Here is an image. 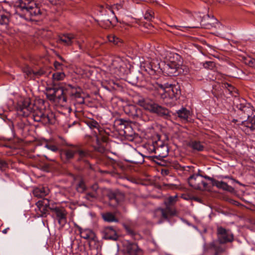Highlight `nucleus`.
Wrapping results in <instances>:
<instances>
[{
    "instance_id": "nucleus-1",
    "label": "nucleus",
    "mask_w": 255,
    "mask_h": 255,
    "mask_svg": "<svg viewBox=\"0 0 255 255\" xmlns=\"http://www.w3.org/2000/svg\"><path fill=\"white\" fill-rule=\"evenodd\" d=\"M235 111L239 120L234 119L232 123L237 126H242L245 130H255V111L251 105L243 98H236L234 100Z\"/></svg>"
},
{
    "instance_id": "nucleus-2",
    "label": "nucleus",
    "mask_w": 255,
    "mask_h": 255,
    "mask_svg": "<svg viewBox=\"0 0 255 255\" xmlns=\"http://www.w3.org/2000/svg\"><path fill=\"white\" fill-rule=\"evenodd\" d=\"M16 109L20 116L27 117L32 113L35 122H42L44 124H52L54 123V115L52 113L38 108L37 106L31 104L28 100L19 101Z\"/></svg>"
},
{
    "instance_id": "nucleus-3",
    "label": "nucleus",
    "mask_w": 255,
    "mask_h": 255,
    "mask_svg": "<svg viewBox=\"0 0 255 255\" xmlns=\"http://www.w3.org/2000/svg\"><path fill=\"white\" fill-rule=\"evenodd\" d=\"M217 239L208 244H204L203 251L204 253L210 252L212 255H221L225 252L226 247L224 245L232 243L234 240L233 233L229 229L221 226L217 227Z\"/></svg>"
},
{
    "instance_id": "nucleus-4",
    "label": "nucleus",
    "mask_w": 255,
    "mask_h": 255,
    "mask_svg": "<svg viewBox=\"0 0 255 255\" xmlns=\"http://www.w3.org/2000/svg\"><path fill=\"white\" fill-rule=\"evenodd\" d=\"M147 89L155 91V94H159L163 103L170 107L175 105L180 95V87L178 85L168 83L162 85L154 82L148 86Z\"/></svg>"
},
{
    "instance_id": "nucleus-5",
    "label": "nucleus",
    "mask_w": 255,
    "mask_h": 255,
    "mask_svg": "<svg viewBox=\"0 0 255 255\" xmlns=\"http://www.w3.org/2000/svg\"><path fill=\"white\" fill-rule=\"evenodd\" d=\"M15 6L16 11L15 17L19 16L26 20H33L42 14L39 4L34 0H17L15 3Z\"/></svg>"
},
{
    "instance_id": "nucleus-6",
    "label": "nucleus",
    "mask_w": 255,
    "mask_h": 255,
    "mask_svg": "<svg viewBox=\"0 0 255 255\" xmlns=\"http://www.w3.org/2000/svg\"><path fill=\"white\" fill-rule=\"evenodd\" d=\"M46 96L47 98L53 101L66 102V95L74 96L77 98H81V93L77 89L71 85L65 87L54 86L52 87L46 88Z\"/></svg>"
},
{
    "instance_id": "nucleus-7",
    "label": "nucleus",
    "mask_w": 255,
    "mask_h": 255,
    "mask_svg": "<svg viewBox=\"0 0 255 255\" xmlns=\"http://www.w3.org/2000/svg\"><path fill=\"white\" fill-rule=\"evenodd\" d=\"M137 103L145 110L156 114L160 117L165 119H168L170 117V112L167 109L155 103L152 100L142 98L138 100Z\"/></svg>"
},
{
    "instance_id": "nucleus-8",
    "label": "nucleus",
    "mask_w": 255,
    "mask_h": 255,
    "mask_svg": "<svg viewBox=\"0 0 255 255\" xmlns=\"http://www.w3.org/2000/svg\"><path fill=\"white\" fill-rule=\"evenodd\" d=\"M87 126L95 132L94 137H90L89 140V143L94 147L95 150L100 153H103L105 151V148L101 144V142L98 136V134H102L103 129L100 124L93 119L87 120L86 122Z\"/></svg>"
},
{
    "instance_id": "nucleus-9",
    "label": "nucleus",
    "mask_w": 255,
    "mask_h": 255,
    "mask_svg": "<svg viewBox=\"0 0 255 255\" xmlns=\"http://www.w3.org/2000/svg\"><path fill=\"white\" fill-rule=\"evenodd\" d=\"M71 146V148H65L60 150V158L64 163L69 162L74 158L76 153L78 154V161H85L84 158L90 155V153L88 151L82 150L73 145Z\"/></svg>"
},
{
    "instance_id": "nucleus-10",
    "label": "nucleus",
    "mask_w": 255,
    "mask_h": 255,
    "mask_svg": "<svg viewBox=\"0 0 255 255\" xmlns=\"http://www.w3.org/2000/svg\"><path fill=\"white\" fill-rule=\"evenodd\" d=\"M211 20L216 21V19L213 16L210 17L208 14L202 16L200 13L194 12L192 14L189 19V28H199L200 27H205L211 24Z\"/></svg>"
},
{
    "instance_id": "nucleus-11",
    "label": "nucleus",
    "mask_w": 255,
    "mask_h": 255,
    "mask_svg": "<svg viewBox=\"0 0 255 255\" xmlns=\"http://www.w3.org/2000/svg\"><path fill=\"white\" fill-rule=\"evenodd\" d=\"M176 196H170L166 199L164 202L165 208H159L157 210V211L160 212L163 219L168 220L169 217L176 214V211L172 207V205L176 202Z\"/></svg>"
},
{
    "instance_id": "nucleus-12",
    "label": "nucleus",
    "mask_w": 255,
    "mask_h": 255,
    "mask_svg": "<svg viewBox=\"0 0 255 255\" xmlns=\"http://www.w3.org/2000/svg\"><path fill=\"white\" fill-rule=\"evenodd\" d=\"M188 182L191 187L195 189L202 190L207 186V184L203 180V176L199 173L190 176Z\"/></svg>"
},
{
    "instance_id": "nucleus-13",
    "label": "nucleus",
    "mask_w": 255,
    "mask_h": 255,
    "mask_svg": "<svg viewBox=\"0 0 255 255\" xmlns=\"http://www.w3.org/2000/svg\"><path fill=\"white\" fill-rule=\"evenodd\" d=\"M36 205L37 208L35 211L38 215V217H46L49 214V210L50 207H52V204H50V201L46 199L39 200L36 202Z\"/></svg>"
},
{
    "instance_id": "nucleus-14",
    "label": "nucleus",
    "mask_w": 255,
    "mask_h": 255,
    "mask_svg": "<svg viewBox=\"0 0 255 255\" xmlns=\"http://www.w3.org/2000/svg\"><path fill=\"white\" fill-rule=\"evenodd\" d=\"M78 35L71 33H65L59 37V41L63 43L65 45L69 46L72 45L74 42H75L78 45L79 48L83 50V47L78 40Z\"/></svg>"
},
{
    "instance_id": "nucleus-15",
    "label": "nucleus",
    "mask_w": 255,
    "mask_h": 255,
    "mask_svg": "<svg viewBox=\"0 0 255 255\" xmlns=\"http://www.w3.org/2000/svg\"><path fill=\"white\" fill-rule=\"evenodd\" d=\"M50 210L55 213L59 224L63 227L67 222V213L65 209L61 207L55 206L54 204H52V207H50Z\"/></svg>"
},
{
    "instance_id": "nucleus-16",
    "label": "nucleus",
    "mask_w": 255,
    "mask_h": 255,
    "mask_svg": "<svg viewBox=\"0 0 255 255\" xmlns=\"http://www.w3.org/2000/svg\"><path fill=\"white\" fill-rule=\"evenodd\" d=\"M125 113L130 118L135 119L141 116V110L133 105H127L124 107Z\"/></svg>"
},
{
    "instance_id": "nucleus-17",
    "label": "nucleus",
    "mask_w": 255,
    "mask_h": 255,
    "mask_svg": "<svg viewBox=\"0 0 255 255\" xmlns=\"http://www.w3.org/2000/svg\"><path fill=\"white\" fill-rule=\"evenodd\" d=\"M103 239L117 241L119 236L112 227H105L101 230Z\"/></svg>"
},
{
    "instance_id": "nucleus-18",
    "label": "nucleus",
    "mask_w": 255,
    "mask_h": 255,
    "mask_svg": "<svg viewBox=\"0 0 255 255\" xmlns=\"http://www.w3.org/2000/svg\"><path fill=\"white\" fill-rule=\"evenodd\" d=\"M179 68L180 64L174 61H170L165 65L164 69L168 76H175L179 74Z\"/></svg>"
},
{
    "instance_id": "nucleus-19",
    "label": "nucleus",
    "mask_w": 255,
    "mask_h": 255,
    "mask_svg": "<svg viewBox=\"0 0 255 255\" xmlns=\"http://www.w3.org/2000/svg\"><path fill=\"white\" fill-rule=\"evenodd\" d=\"M108 197L110 201L112 202L115 201L114 206H117L125 200V194L119 190L110 191L108 194Z\"/></svg>"
},
{
    "instance_id": "nucleus-20",
    "label": "nucleus",
    "mask_w": 255,
    "mask_h": 255,
    "mask_svg": "<svg viewBox=\"0 0 255 255\" xmlns=\"http://www.w3.org/2000/svg\"><path fill=\"white\" fill-rule=\"evenodd\" d=\"M126 64L120 58H116L112 61V68L117 70L119 74H124L125 72Z\"/></svg>"
},
{
    "instance_id": "nucleus-21",
    "label": "nucleus",
    "mask_w": 255,
    "mask_h": 255,
    "mask_svg": "<svg viewBox=\"0 0 255 255\" xmlns=\"http://www.w3.org/2000/svg\"><path fill=\"white\" fill-rule=\"evenodd\" d=\"M126 250L128 255H142L141 250L135 243H128Z\"/></svg>"
},
{
    "instance_id": "nucleus-22",
    "label": "nucleus",
    "mask_w": 255,
    "mask_h": 255,
    "mask_svg": "<svg viewBox=\"0 0 255 255\" xmlns=\"http://www.w3.org/2000/svg\"><path fill=\"white\" fill-rule=\"evenodd\" d=\"M49 190L47 187L39 186L33 190V195L38 198H43L48 195Z\"/></svg>"
},
{
    "instance_id": "nucleus-23",
    "label": "nucleus",
    "mask_w": 255,
    "mask_h": 255,
    "mask_svg": "<svg viewBox=\"0 0 255 255\" xmlns=\"http://www.w3.org/2000/svg\"><path fill=\"white\" fill-rule=\"evenodd\" d=\"M174 115H177L181 121H187L190 115V112L187 109L183 107L180 110L176 111Z\"/></svg>"
},
{
    "instance_id": "nucleus-24",
    "label": "nucleus",
    "mask_w": 255,
    "mask_h": 255,
    "mask_svg": "<svg viewBox=\"0 0 255 255\" xmlns=\"http://www.w3.org/2000/svg\"><path fill=\"white\" fill-rule=\"evenodd\" d=\"M154 152L158 154V156L164 158L167 156L168 148L166 145L162 143L160 145L155 148Z\"/></svg>"
},
{
    "instance_id": "nucleus-25",
    "label": "nucleus",
    "mask_w": 255,
    "mask_h": 255,
    "mask_svg": "<svg viewBox=\"0 0 255 255\" xmlns=\"http://www.w3.org/2000/svg\"><path fill=\"white\" fill-rule=\"evenodd\" d=\"M213 186H216L219 189H222L223 190L230 192L234 191V188L232 186H229L227 183L223 181H219L216 180V181H214Z\"/></svg>"
},
{
    "instance_id": "nucleus-26",
    "label": "nucleus",
    "mask_w": 255,
    "mask_h": 255,
    "mask_svg": "<svg viewBox=\"0 0 255 255\" xmlns=\"http://www.w3.org/2000/svg\"><path fill=\"white\" fill-rule=\"evenodd\" d=\"M128 161L135 164L142 163L144 161V158L140 153L135 151L132 154L131 159Z\"/></svg>"
},
{
    "instance_id": "nucleus-27",
    "label": "nucleus",
    "mask_w": 255,
    "mask_h": 255,
    "mask_svg": "<svg viewBox=\"0 0 255 255\" xmlns=\"http://www.w3.org/2000/svg\"><path fill=\"white\" fill-rule=\"evenodd\" d=\"M10 13L4 11L0 12V25L6 27L9 21Z\"/></svg>"
},
{
    "instance_id": "nucleus-28",
    "label": "nucleus",
    "mask_w": 255,
    "mask_h": 255,
    "mask_svg": "<svg viewBox=\"0 0 255 255\" xmlns=\"http://www.w3.org/2000/svg\"><path fill=\"white\" fill-rule=\"evenodd\" d=\"M102 218L103 220L107 222L112 223V222H116L117 223L119 222V220L118 218L116 217L115 215L111 212H106L102 214Z\"/></svg>"
},
{
    "instance_id": "nucleus-29",
    "label": "nucleus",
    "mask_w": 255,
    "mask_h": 255,
    "mask_svg": "<svg viewBox=\"0 0 255 255\" xmlns=\"http://www.w3.org/2000/svg\"><path fill=\"white\" fill-rule=\"evenodd\" d=\"M188 146L194 150L198 151H203L204 146L202 145L200 141L197 140H191L188 144Z\"/></svg>"
},
{
    "instance_id": "nucleus-30",
    "label": "nucleus",
    "mask_w": 255,
    "mask_h": 255,
    "mask_svg": "<svg viewBox=\"0 0 255 255\" xmlns=\"http://www.w3.org/2000/svg\"><path fill=\"white\" fill-rule=\"evenodd\" d=\"M107 38L110 42L113 43L114 45L120 47L123 45V40L115 35H109L108 36Z\"/></svg>"
},
{
    "instance_id": "nucleus-31",
    "label": "nucleus",
    "mask_w": 255,
    "mask_h": 255,
    "mask_svg": "<svg viewBox=\"0 0 255 255\" xmlns=\"http://www.w3.org/2000/svg\"><path fill=\"white\" fill-rule=\"evenodd\" d=\"M81 237L85 239H92L94 237V234L92 231L86 229L80 232Z\"/></svg>"
},
{
    "instance_id": "nucleus-32",
    "label": "nucleus",
    "mask_w": 255,
    "mask_h": 255,
    "mask_svg": "<svg viewBox=\"0 0 255 255\" xmlns=\"http://www.w3.org/2000/svg\"><path fill=\"white\" fill-rule=\"evenodd\" d=\"M65 75L63 72H56L53 74L52 77L54 80L59 81L64 79Z\"/></svg>"
},
{
    "instance_id": "nucleus-33",
    "label": "nucleus",
    "mask_w": 255,
    "mask_h": 255,
    "mask_svg": "<svg viewBox=\"0 0 255 255\" xmlns=\"http://www.w3.org/2000/svg\"><path fill=\"white\" fill-rule=\"evenodd\" d=\"M86 189V185L84 182L81 180L77 185V190L79 192L82 193Z\"/></svg>"
},
{
    "instance_id": "nucleus-34",
    "label": "nucleus",
    "mask_w": 255,
    "mask_h": 255,
    "mask_svg": "<svg viewBox=\"0 0 255 255\" xmlns=\"http://www.w3.org/2000/svg\"><path fill=\"white\" fill-rule=\"evenodd\" d=\"M44 147L53 152L57 151L58 150V148L57 146L48 142L44 145Z\"/></svg>"
},
{
    "instance_id": "nucleus-35",
    "label": "nucleus",
    "mask_w": 255,
    "mask_h": 255,
    "mask_svg": "<svg viewBox=\"0 0 255 255\" xmlns=\"http://www.w3.org/2000/svg\"><path fill=\"white\" fill-rule=\"evenodd\" d=\"M153 14L154 13L151 10H147L144 15V19L148 21L151 20L154 18Z\"/></svg>"
},
{
    "instance_id": "nucleus-36",
    "label": "nucleus",
    "mask_w": 255,
    "mask_h": 255,
    "mask_svg": "<svg viewBox=\"0 0 255 255\" xmlns=\"http://www.w3.org/2000/svg\"><path fill=\"white\" fill-rule=\"evenodd\" d=\"M98 196V195L96 192H88L86 194L85 198L91 201L93 199L97 198Z\"/></svg>"
},
{
    "instance_id": "nucleus-37",
    "label": "nucleus",
    "mask_w": 255,
    "mask_h": 255,
    "mask_svg": "<svg viewBox=\"0 0 255 255\" xmlns=\"http://www.w3.org/2000/svg\"><path fill=\"white\" fill-rule=\"evenodd\" d=\"M223 87L227 89L231 93L236 92V89L230 84H229L228 83H225L223 84Z\"/></svg>"
},
{
    "instance_id": "nucleus-38",
    "label": "nucleus",
    "mask_w": 255,
    "mask_h": 255,
    "mask_svg": "<svg viewBox=\"0 0 255 255\" xmlns=\"http://www.w3.org/2000/svg\"><path fill=\"white\" fill-rule=\"evenodd\" d=\"M23 72L25 73L28 76L33 77L34 70L31 69L29 67H26L23 69Z\"/></svg>"
},
{
    "instance_id": "nucleus-39",
    "label": "nucleus",
    "mask_w": 255,
    "mask_h": 255,
    "mask_svg": "<svg viewBox=\"0 0 255 255\" xmlns=\"http://www.w3.org/2000/svg\"><path fill=\"white\" fill-rule=\"evenodd\" d=\"M125 228L127 233L131 237H133L135 235V232L129 227L128 226H125Z\"/></svg>"
},
{
    "instance_id": "nucleus-40",
    "label": "nucleus",
    "mask_w": 255,
    "mask_h": 255,
    "mask_svg": "<svg viewBox=\"0 0 255 255\" xmlns=\"http://www.w3.org/2000/svg\"><path fill=\"white\" fill-rule=\"evenodd\" d=\"M44 74V72L42 70H39L36 71H34L33 77H38Z\"/></svg>"
},
{
    "instance_id": "nucleus-41",
    "label": "nucleus",
    "mask_w": 255,
    "mask_h": 255,
    "mask_svg": "<svg viewBox=\"0 0 255 255\" xmlns=\"http://www.w3.org/2000/svg\"><path fill=\"white\" fill-rule=\"evenodd\" d=\"M7 163L5 161L0 159V170H2L5 168L7 167Z\"/></svg>"
},
{
    "instance_id": "nucleus-42",
    "label": "nucleus",
    "mask_w": 255,
    "mask_h": 255,
    "mask_svg": "<svg viewBox=\"0 0 255 255\" xmlns=\"http://www.w3.org/2000/svg\"><path fill=\"white\" fill-rule=\"evenodd\" d=\"M114 9H117V10H120L124 8V5L123 3H117L114 6Z\"/></svg>"
},
{
    "instance_id": "nucleus-43",
    "label": "nucleus",
    "mask_w": 255,
    "mask_h": 255,
    "mask_svg": "<svg viewBox=\"0 0 255 255\" xmlns=\"http://www.w3.org/2000/svg\"><path fill=\"white\" fill-rule=\"evenodd\" d=\"M254 58H252L251 57L246 58L245 60V63L246 64L249 65V66L251 67V65L253 63V61L254 60Z\"/></svg>"
},
{
    "instance_id": "nucleus-44",
    "label": "nucleus",
    "mask_w": 255,
    "mask_h": 255,
    "mask_svg": "<svg viewBox=\"0 0 255 255\" xmlns=\"http://www.w3.org/2000/svg\"><path fill=\"white\" fill-rule=\"evenodd\" d=\"M213 65V62L211 61H207L203 64L204 67L206 68L212 67Z\"/></svg>"
},
{
    "instance_id": "nucleus-45",
    "label": "nucleus",
    "mask_w": 255,
    "mask_h": 255,
    "mask_svg": "<svg viewBox=\"0 0 255 255\" xmlns=\"http://www.w3.org/2000/svg\"><path fill=\"white\" fill-rule=\"evenodd\" d=\"M91 189L92 190L93 192H96L97 193V190L99 189V187L97 184H93L91 187Z\"/></svg>"
},
{
    "instance_id": "nucleus-46",
    "label": "nucleus",
    "mask_w": 255,
    "mask_h": 255,
    "mask_svg": "<svg viewBox=\"0 0 255 255\" xmlns=\"http://www.w3.org/2000/svg\"><path fill=\"white\" fill-rule=\"evenodd\" d=\"M203 178H205V179H207L212 182V184L213 185V183H214V181H216L215 179L214 178L210 177L207 175L203 176Z\"/></svg>"
},
{
    "instance_id": "nucleus-47",
    "label": "nucleus",
    "mask_w": 255,
    "mask_h": 255,
    "mask_svg": "<svg viewBox=\"0 0 255 255\" xmlns=\"http://www.w3.org/2000/svg\"><path fill=\"white\" fill-rule=\"evenodd\" d=\"M192 168H193V167L191 166H184V167H183V170L189 171H190V169H191Z\"/></svg>"
},
{
    "instance_id": "nucleus-48",
    "label": "nucleus",
    "mask_w": 255,
    "mask_h": 255,
    "mask_svg": "<svg viewBox=\"0 0 255 255\" xmlns=\"http://www.w3.org/2000/svg\"><path fill=\"white\" fill-rule=\"evenodd\" d=\"M155 70L154 69H153L152 67L149 68V70L148 71V72L150 74H153L155 73Z\"/></svg>"
},
{
    "instance_id": "nucleus-49",
    "label": "nucleus",
    "mask_w": 255,
    "mask_h": 255,
    "mask_svg": "<svg viewBox=\"0 0 255 255\" xmlns=\"http://www.w3.org/2000/svg\"><path fill=\"white\" fill-rule=\"evenodd\" d=\"M104 22H105L108 26H109L112 24L111 21L109 19H105Z\"/></svg>"
},
{
    "instance_id": "nucleus-50",
    "label": "nucleus",
    "mask_w": 255,
    "mask_h": 255,
    "mask_svg": "<svg viewBox=\"0 0 255 255\" xmlns=\"http://www.w3.org/2000/svg\"><path fill=\"white\" fill-rule=\"evenodd\" d=\"M62 64L61 63H60L59 62H57V61H55L54 62V66L55 67L57 68L59 66H61Z\"/></svg>"
},
{
    "instance_id": "nucleus-51",
    "label": "nucleus",
    "mask_w": 255,
    "mask_h": 255,
    "mask_svg": "<svg viewBox=\"0 0 255 255\" xmlns=\"http://www.w3.org/2000/svg\"><path fill=\"white\" fill-rule=\"evenodd\" d=\"M9 230V228H7L2 230V233L4 234H6L7 233V231Z\"/></svg>"
},
{
    "instance_id": "nucleus-52",
    "label": "nucleus",
    "mask_w": 255,
    "mask_h": 255,
    "mask_svg": "<svg viewBox=\"0 0 255 255\" xmlns=\"http://www.w3.org/2000/svg\"><path fill=\"white\" fill-rule=\"evenodd\" d=\"M251 67H253L255 69V59L254 58V60L253 61L252 65H251Z\"/></svg>"
},
{
    "instance_id": "nucleus-53",
    "label": "nucleus",
    "mask_w": 255,
    "mask_h": 255,
    "mask_svg": "<svg viewBox=\"0 0 255 255\" xmlns=\"http://www.w3.org/2000/svg\"><path fill=\"white\" fill-rule=\"evenodd\" d=\"M79 103L80 104H84L85 103V100H84V99L82 98L79 101Z\"/></svg>"
},
{
    "instance_id": "nucleus-54",
    "label": "nucleus",
    "mask_w": 255,
    "mask_h": 255,
    "mask_svg": "<svg viewBox=\"0 0 255 255\" xmlns=\"http://www.w3.org/2000/svg\"><path fill=\"white\" fill-rule=\"evenodd\" d=\"M58 58H59L60 60H61L62 61H65V60L64 59V58L61 57V56H58Z\"/></svg>"
},
{
    "instance_id": "nucleus-55",
    "label": "nucleus",
    "mask_w": 255,
    "mask_h": 255,
    "mask_svg": "<svg viewBox=\"0 0 255 255\" xmlns=\"http://www.w3.org/2000/svg\"><path fill=\"white\" fill-rule=\"evenodd\" d=\"M103 6H100V9H99V11L100 12H102V10H103Z\"/></svg>"
}]
</instances>
